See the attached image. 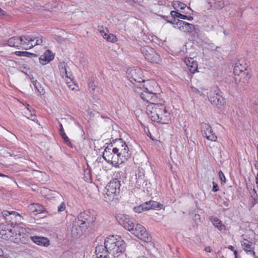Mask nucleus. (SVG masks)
I'll return each mask as SVG.
<instances>
[{
    "label": "nucleus",
    "instance_id": "obj_58",
    "mask_svg": "<svg viewBox=\"0 0 258 258\" xmlns=\"http://www.w3.org/2000/svg\"><path fill=\"white\" fill-rule=\"evenodd\" d=\"M255 178V183L256 184L257 187L258 188V172L257 173Z\"/></svg>",
    "mask_w": 258,
    "mask_h": 258
},
{
    "label": "nucleus",
    "instance_id": "obj_30",
    "mask_svg": "<svg viewBox=\"0 0 258 258\" xmlns=\"http://www.w3.org/2000/svg\"><path fill=\"white\" fill-rule=\"evenodd\" d=\"M32 84L36 91H37L40 95L44 94L45 91L41 84L39 82H38L37 80H35L32 81Z\"/></svg>",
    "mask_w": 258,
    "mask_h": 258
},
{
    "label": "nucleus",
    "instance_id": "obj_17",
    "mask_svg": "<svg viewBox=\"0 0 258 258\" xmlns=\"http://www.w3.org/2000/svg\"><path fill=\"white\" fill-rule=\"evenodd\" d=\"M109 250L105 244L97 245L94 258H109Z\"/></svg>",
    "mask_w": 258,
    "mask_h": 258
},
{
    "label": "nucleus",
    "instance_id": "obj_1",
    "mask_svg": "<svg viewBox=\"0 0 258 258\" xmlns=\"http://www.w3.org/2000/svg\"><path fill=\"white\" fill-rule=\"evenodd\" d=\"M24 231V229L20 228L15 232V229L10 227L9 224H0V237L15 243L25 244L28 242V235Z\"/></svg>",
    "mask_w": 258,
    "mask_h": 258
},
{
    "label": "nucleus",
    "instance_id": "obj_54",
    "mask_svg": "<svg viewBox=\"0 0 258 258\" xmlns=\"http://www.w3.org/2000/svg\"><path fill=\"white\" fill-rule=\"evenodd\" d=\"M6 12L0 8V17H3L5 16Z\"/></svg>",
    "mask_w": 258,
    "mask_h": 258
},
{
    "label": "nucleus",
    "instance_id": "obj_45",
    "mask_svg": "<svg viewBox=\"0 0 258 258\" xmlns=\"http://www.w3.org/2000/svg\"><path fill=\"white\" fill-rule=\"evenodd\" d=\"M53 38L59 43H61L64 41V39L59 35H55Z\"/></svg>",
    "mask_w": 258,
    "mask_h": 258
},
{
    "label": "nucleus",
    "instance_id": "obj_22",
    "mask_svg": "<svg viewBox=\"0 0 258 258\" xmlns=\"http://www.w3.org/2000/svg\"><path fill=\"white\" fill-rule=\"evenodd\" d=\"M24 36L21 37H13L10 38L8 41V44L9 46L11 47H14L16 48H19L21 45L24 47V44L26 43L24 41Z\"/></svg>",
    "mask_w": 258,
    "mask_h": 258
},
{
    "label": "nucleus",
    "instance_id": "obj_52",
    "mask_svg": "<svg viewBox=\"0 0 258 258\" xmlns=\"http://www.w3.org/2000/svg\"><path fill=\"white\" fill-rule=\"evenodd\" d=\"M253 107L257 113H258V101L254 103Z\"/></svg>",
    "mask_w": 258,
    "mask_h": 258
},
{
    "label": "nucleus",
    "instance_id": "obj_24",
    "mask_svg": "<svg viewBox=\"0 0 258 258\" xmlns=\"http://www.w3.org/2000/svg\"><path fill=\"white\" fill-rule=\"evenodd\" d=\"M185 63L189 70L192 74L198 72V62L194 58L189 57L185 60Z\"/></svg>",
    "mask_w": 258,
    "mask_h": 258
},
{
    "label": "nucleus",
    "instance_id": "obj_39",
    "mask_svg": "<svg viewBox=\"0 0 258 258\" xmlns=\"http://www.w3.org/2000/svg\"><path fill=\"white\" fill-rule=\"evenodd\" d=\"M145 209H147V208L145 207H144V206L142 205V204H141V205H140L139 206L135 207L134 208V211L136 213H141L143 211H145V210H144Z\"/></svg>",
    "mask_w": 258,
    "mask_h": 258
},
{
    "label": "nucleus",
    "instance_id": "obj_43",
    "mask_svg": "<svg viewBox=\"0 0 258 258\" xmlns=\"http://www.w3.org/2000/svg\"><path fill=\"white\" fill-rule=\"evenodd\" d=\"M178 12L176 11H172L170 13L172 19L173 21H175V18H177Z\"/></svg>",
    "mask_w": 258,
    "mask_h": 258
},
{
    "label": "nucleus",
    "instance_id": "obj_31",
    "mask_svg": "<svg viewBox=\"0 0 258 258\" xmlns=\"http://www.w3.org/2000/svg\"><path fill=\"white\" fill-rule=\"evenodd\" d=\"M102 36L103 38L106 39L108 42H115L117 41L116 36L112 33H104Z\"/></svg>",
    "mask_w": 258,
    "mask_h": 258
},
{
    "label": "nucleus",
    "instance_id": "obj_50",
    "mask_svg": "<svg viewBox=\"0 0 258 258\" xmlns=\"http://www.w3.org/2000/svg\"><path fill=\"white\" fill-rule=\"evenodd\" d=\"M177 18L185 20V18H186V16L178 13L177 15Z\"/></svg>",
    "mask_w": 258,
    "mask_h": 258
},
{
    "label": "nucleus",
    "instance_id": "obj_14",
    "mask_svg": "<svg viewBox=\"0 0 258 258\" xmlns=\"http://www.w3.org/2000/svg\"><path fill=\"white\" fill-rule=\"evenodd\" d=\"M79 219H75L72 224L71 229L72 236L77 238L81 236L87 229L86 225H82Z\"/></svg>",
    "mask_w": 258,
    "mask_h": 258
},
{
    "label": "nucleus",
    "instance_id": "obj_59",
    "mask_svg": "<svg viewBox=\"0 0 258 258\" xmlns=\"http://www.w3.org/2000/svg\"><path fill=\"white\" fill-rule=\"evenodd\" d=\"M185 20L192 21L193 20V17L190 16H186V18H185Z\"/></svg>",
    "mask_w": 258,
    "mask_h": 258
},
{
    "label": "nucleus",
    "instance_id": "obj_23",
    "mask_svg": "<svg viewBox=\"0 0 258 258\" xmlns=\"http://www.w3.org/2000/svg\"><path fill=\"white\" fill-rule=\"evenodd\" d=\"M115 141L122 143V147H123V148L119 149V152L121 154V158H122L123 160L126 161L130 157V153H129V149L128 146L121 139H115Z\"/></svg>",
    "mask_w": 258,
    "mask_h": 258
},
{
    "label": "nucleus",
    "instance_id": "obj_38",
    "mask_svg": "<svg viewBox=\"0 0 258 258\" xmlns=\"http://www.w3.org/2000/svg\"><path fill=\"white\" fill-rule=\"evenodd\" d=\"M33 207L34 208L33 211H35L38 213H41L43 211V207L39 204H34Z\"/></svg>",
    "mask_w": 258,
    "mask_h": 258
},
{
    "label": "nucleus",
    "instance_id": "obj_41",
    "mask_svg": "<svg viewBox=\"0 0 258 258\" xmlns=\"http://www.w3.org/2000/svg\"><path fill=\"white\" fill-rule=\"evenodd\" d=\"M206 48L209 50H214L218 48V47L216 46L213 43H206Z\"/></svg>",
    "mask_w": 258,
    "mask_h": 258
},
{
    "label": "nucleus",
    "instance_id": "obj_28",
    "mask_svg": "<svg viewBox=\"0 0 258 258\" xmlns=\"http://www.w3.org/2000/svg\"><path fill=\"white\" fill-rule=\"evenodd\" d=\"M246 71V67L244 66H242L240 61H238L235 63L233 69V73L235 75V77L237 76L240 74L241 73H243V72Z\"/></svg>",
    "mask_w": 258,
    "mask_h": 258
},
{
    "label": "nucleus",
    "instance_id": "obj_27",
    "mask_svg": "<svg viewBox=\"0 0 258 258\" xmlns=\"http://www.w3.org/2000/svg\"><path fill=\"white\" fill-rule=\"evenodd\" d=\"M210 220L213 225L221 232L226 231L225 226L222 223V221L216 217L211 216L210 217Z\"/></svg>",
    "mask_w": 258,
    "mask_h": 258
},
{
    "label": "nucleus",
    "instance_id": "obj_60",
    "mask_svg": "<svg viewBox=\"0 0 258 258\" xmlns=\"http://www.w3.org/2000/svg\"><path fill=\"white\" fill-rule=\"evenodd\" d=\"M0 176L1 177H7V178H10V177L7 175H6V174H4L3 173H0Z\"/></svg>",
    "mask_w": 258,
    "mask_h": 258
},
{
    "label": "nucleus",
    "instance_id": "obj_25",
    "mask_svg": "<svg viewBox=\"0 0 258 258\" xmlns=\"http://www.w3.org/2000/svg\"><path fill=\"white\" fill-rule=\"evenodd\" d=\"M251 77V75L249 72L246 71L243 73H241L240 74L236 77H235L234 79L235 82H241L243 84H247L248 82L249 79Z\"/></svg>",
    "mask_w": 258,
    "mask_h": 258
},
{
    "label": "nucleus",
    "instance_id": "obj_32",
    "mask_svg": "<svg viewBox=\"0 0 258 258\" xmlns=\"http://www.w3.org/2000/svg\"><path fill=\"white\" fill-rule=\"evenodd\" d=\"M149 204L150 205L151 209L160 210L163 206L161 204L154 201H149Z\"/></svg>",
    "mask_w": 258,
    "mask_h": 258
},
{
    "label": "nucleus",
    "instance_id": "obj_36",
    "mask_svg": "<svg viewBox=\"0 0 258 258\" xmlns=\"http://www.w3.org/2000/svg\"><path fill=\"white\" fill-rule=\"evenodd\" d=\"M186 7V5L182 2L177 1L174 2L173 5V7L174 9L177 8H180L181 10L184 9Z\"/></svg>",
    "mask_w": 258,
    "mask_h": 258
},
{
    "label": "nucleus",
    "instance_id": "obj_62",
    "mask_svg": "<svg viewBox=\"0 0 258 258\" xmlns=\"http://www.w3.org/2000/svg\"><path fill=\"white\" fill-rule=\"evenodd\" d=\"M234 255L235 258H240V257L238 255L237 251L236 250H234Z\"/></svg>",
    "mask_w": 258,
    "mask_h": 258
},
{
    "label": "nucleus",
    "instance_id": "obj_51",
    "mask_svg": "<svg viewBox=\"0 0 258 258\" xmlns=\"http://www.w3.org/2000/svg\"><path fill=\"white\" fill-rule=\"evenodd\" d=\"M59 132H60V135L62 134V133H65L64 131L63 130L62 125L61 123H59Z\"/></svg>",
    "mask_w": 258,
    "mask_h": 258
},
{
    "label": "nucleus",
    "instance_id": "obj_37",
    "mask_svg": "<svg viewBox=\"0 0 258 258\" xmlns=\"http://www.w3.org/2000/svg\"><path fill=\"white\" fill-rule=\"evenodd\" d=\"M61 137L63 140L64 143L69 147L71 148H73V145L71 143V142L68 137L67 136L66 133H62V134L60 135Z\"/></svg>",
    "mask_w": 258,
    "mask_h": 258
},
{
    "label": "nucleus",
    "instance_id": "obj_29",
    "mask_svg": "<svg viewBox=\"0 0 258 258\" xmlns=\"http://www.w3.org/2000/svg\"><path fill=\"white\" fill-rule=\"evenodd\" d=\"M14 53L19 56H25L27 57H36L37 55L35 53L28 51H16Z\"/></svg>",
    "mask_w": 258,
    "mask_h": 258
},
{
    "label": "nucleus",
    "instance_id": "obj_48",
    "mask_svg": "<svg viewBox=\"0 0 258 258\" xmlns=\"http://www.w3.org/2000/svg\"><path fill=\"white\" fill-rule=\"evenodd\" d=\"M85 177L87 179L89 178V179H91V176H90V170L88 169H86L84 170Z\"/></svg>",
    "mask_w": 258,
    "mask_h": 258
},
{
    "label": "nucleus",
    "instance_id": "obj_11",
    "mask_svg": "<svg viewBox=\"0 0 258 258\" xmlns=\"http://www.w3.org/2000/svg\"><path fill=\"white\" fill-rule=\"evenodd\" d=\"M134 227L130 231L133 234L145 242L151 240V237L144 226L136 222Z\"/></svg>",
    "mask_w": 258,
    "mask_h": 258
},
{
    "label": "nucleus",
    "instance_id": "obj_33",
    "mask_svg": "<svg viewBox=\"0 0 258 258\" xmlns=\"http://www.w3.org/2000/svg\"><path fill=\"white\" fill-rule=\"evenodd\" d=\"M141 39L143 41L145 42L146 44H148L151 43V34L152 33H141Z\"/></svg>",
    "mask_w": 258,
    "mask_h": 258
},
{
    "label": "nucleus",
    "instance_id": "obj_10",
    "mask_svg": "<svg viewBox=\"0 0 258 258\" xmlns=\"http://www.w3.org/2000/svg\"><path fill=\"white\" fill-rule=\"evenodd\" d=\"M151 85H145L143 86L145 88V90L141 93V98L149 104L152 103H155L156 102L159 101V99L157 97V93L154 92L153 89L151 87ZM153 86H155L153 85ZM157 87L158 85H156Z\"/></svg>",
    "mask_w": 258,
    "mask_h": 258
},
{
    "label": "nucleus",
    "instance_id": "obj_61",
    "mask_svg": "<svg viewBox=\"0 0 258 258\" xmlns=\"http://www.w3.org/2000/svg\"><path fill=\"white\" fill-rule=\"evenodd\" d=\"M145 184V186H147V182L144 180L143 181V183L142 184V187H143V188L145 189L146 187L144 186V184Z\"/></svg>",
    "mask_w": 258,
    "mask_h": 258
},
{
    "label": "nucleus",
    "instance_id": "obj_13",
    "mask_svg": "<svg viewBox=\"0 0 258 258\" xmlns=\"http://www.w3.org/2000/svg\"><path fill=\"white\" fill-rule=\"evenodd\" d=\"M116 219L120 225L129 231L134 227V226L136 223L135 219L125 214H119L116 216Z\"/></svg>",
    "mask_w": 258,
    "mask_h": 258
},
{
    "label": "nucleus",
    "instance_id": "obj_34",
    "mask_svg": "<svg viewBox=\"0 0 258 258\" xmlns=\"http://www.w3.org/2000/svg\"><path fill=\"white\" fill-rule=\"evenodd\" d=\"M151 43H154L157 45H160L163 44V40L159 38L157 36L154 35L153 33L151 34Z\"/></svg>",
    "mask_w": 258,
    "mask_h": 258
},
{
    "label": "nucleus",
    "instance_id": "obj_5",
    "mask_svg": "<svg viewBox=\"0 0 258 258\" xmlns=\"http://www.w3.org/2000/svg\"><path fill=\"white\" fill-rule=\"evenodd\" d=\"M126 77L133 84L139 83L140 87L149 85H157L154 80H145L144 78L143 70L138 68L128 69L126 71Z\"/></svg>",
    "mask_w": 258,
    "mask_h": 258
},
{
    "label": "nucleus",
    "instance_id": "obj_63",
    "mask_svg": "<svg viewBox=\"0 0 258 258\" xmlns=\"http://www.w3.org/2000/svg\"><path fill=\"white\" fill-rule=\"evenodd\" d=\"M75 124L82 129L83 127L79 122H78V121L75 122Z\"/></svg>",
    "mask_w": 258,
    "mask_h": 258
},
{
    "label": "nucleus",
    "instance_id": "obj_8",
    "mask_svg": "<svg viewBox=\"0 0 258 258\" xmlns=\"http://www.w3.org/2000/svg\"><path fill=\"white\" fill-rule=\"evenodd\" d=\"M2 216L10 227L15 228L17 225L22 223L23 217L16 211H4Z\"/></svg>",
    "mask_w": 258,
    "mask_h": 258
},
{
    "label": "nucleus",
    "instance_id": "obj_40",
    "mask_svg": "<svg viewBox=\"0 0 258 258\" xmlns=\"http://www.w3.org/2000/svg\"><path fill=\"white\" fill-rule=\"evenodd\" d=\"M214 7L217 9H221L224 7V3L223 1H218L215 3Z\"/></svg>",
    "mask_w": 258,
    "mask_h": 258
},
{
    "label": "nucleus",
    "instance_id": "obj_2",
    "mask_svg": "<svg viewBox=\"0 0 258 258\" xmlns=\"http://www.w3.org/2000/svg\"><path fill=\"white\" fill-rule=\"evenodd\" d=\"M158 102L147 105V114L153 121L164 124L168 123L170 120V113L166 109L164 104Z\"/></svg>",
    "mask_w": 258,
    "mask_h": 258
},
{
    "label": "nucleus",
    "instance_id": "obj_21",
    "mask_svg": "<svg viewBox=\"0 0 258 258\" xmlns=\"http://www.w3.org/2000/svg\"><path fill=\"white\" fill-rule=\"evenodd\" d=\"M241 246L247 254L251 255L253 256H255V253L253 251L254 246L252 242L249 241L247 239H244L242 241H241Z\"/></svg>",
    "mask_w": 258,
    "mask_h": 258
},
{
    "label": "nucleus",
    "instance_id": "obj_55",
    "mask_svg": "<svg viewBox=\"0 0 258 258\" xmlns=\"http://www.w3.org/2000/svg\"><path fill=\"white\" fill-rule=\"evenodd\" d=\"M205 251L207 252H211V248L210 246H206L205 247L204 249Z\"/></svg>",
    "mask_w": 258,
    "mask_h": 258
},
{
    "label": "nucleus",
    "instance_id": "obj_18",
    "mask_svg": "<svg viewBox=\"0 0 258 258\" xmlns=\"http://www.w3.org/2000/svg\"><path fill=\"white\" fill-rule=\"evenodd\" d=\"M88 91L93 96V99L97 96L99 91L97 86L95 83V78L94 77H90L88 80Z\"/></svg>",
    "mask_w": 258,
    "mask_h": 258
},
{
    "label": "nucleus",
    "instance_id": "obj_20",
    "mask_svg": "<svg viewBox=\"0 0 258 258\" xmlns=\"http://www.w3.org/2000/svg\"><path fill=\"white\" fill-rule=\"evenodd\" d=\"M176 24L179 26L180 30L183 32H192L195 30L194 25L182 20H178Z\"/></svg>",
    "mask_w": 258,
    "mask_h": 258
},
{
    "label": "nucleus",
    "instance_id": "obj_46",
    "mask_svg": "<svg viewBox=\"0 0 258 258\" xmlns=\"http://www.w3.org/2000/svg\"><path fill=\"white\" fill-rule=\"evenodd\" d=\"M212 184H213L212 190L214 192H216V191H218L219 187H218V184L216 183V182H215V181H213Z\"/></svg>",
    "mask_w": 258,
    "mask_h": 258
},
{
    "label": "nucleus",
    "instance_id": "obj_56",
    "mask_svg": "<svg viewBox=\"0 0 258 258\" xmlns=\"http://www.w3.org/2000/svg\"><path fill=\"white\" fill-rule=\"evenodd\" d=\"M191 90H192V91L193 92H195L196 93L200 94V91L198 89H197L196 88L192 87L191 88Z\"/></svg>",
    "mask_w": 258,
    "mask_h": 258
},
{
    "label": "nucleus",
    "instance_id": "obj_3",
    "mask_svg": "<svg viewBox=\"0 0 258 258\" xmlns=\"http://www.w3.org/2000/svg\"><path fill=\"white\" fill-rule=\"evenodd\" d=\"M104 244L106 245L109 253L114 257H118L125 249L124 241L117 235H110L106 237Z\"/></svg>",
    "mask_w": 258,
    "mask_h": 258
},
{
    "label": "nucleus",
    "instance_id": "obj_15",
    "mask_svg": "<svg viewBox=\"0 0 258 258\" xmlns=\"http://www.w3.org/2000/svg\"><path fill=\"white\" fill-rule=\"evenodd\" d=\"M201 132L202 136L207 140L212 142L216 141L217 137L209 124L202 123L201 124Z\"/></svg>",
    "mask_w": 258,
    "mask_h": 258
},
{
    "label": "nucleus",
    "instance_id": "obj_49",
    "mask_svg": "<svg viewBox=\"0 0 258 258\" xmlns=\"http://www.w3.org/2000/svg\"><path fill=\"white\" fill-rule=\"evenodd\" d=\"M142 205H144V207H145L147 208V209H144L145 211H147L151 209V208L150 207V205L149 204V202L144 203L142 204Z\"/></svg>",
    "mask_w": 258,
    "mask_h": 258
},
{
    "label": "nucleus",
    "instance_id": "obj_6",
    "mask_svg": "<svg viewBox=\"0 0 258 258\" xmlns=\"http://www.w3.org/2000/svg\"><path fill=\"white\" fill-rule=\"evenodd\" d=\"M120 181L117 178L112 179L106 185L104 190V198L107 202L118 199L120 192Z\"/></svg>",
    "mask_w": 258,
    "mask_h": 258
},
{
    "label": "nucleus",
    "instance_id": "obj_19",
    "mask_svg": "<svg viewBox=\"0 0 258 258\" xmlns=\"http://www.w3.org/2000/svg\"><path fill=\"white\" fill-rule=\"evenodd\" d=\"M54 57V54L49 49L46 50L39 57V62L45 65L52 61Z\"/></svg>",
    "mask_w": 258,
    "mask_h": 258
},
{
    "label": "nucleus",
    "instance_id": "obj_44",
    "mask_svg": "<svg viewBox=\"0 0 258 258\" xmlns=\"http://www.w3.org/2000/svg\"><path fill=\"white\" fill-rule=\"evenodd\" d=\"M66 209V205L64 202H62L61 204L58 207V212H62Z\"/></svg>",
    "mask_w": 258,
    "mask_h": 258
},
{
    "label": "nucleus",
    "instance_id": "obj_35",
    "mask_svg": "<svg viewBox=\"0 0 258 258\" xmlns=\"http://www.w3.org/2000/svg\"><path fill=\"white\" fill-rule=\"evenodd\" d=\"M59 69L60 73L61 74H63L64 73L66 78L71 79L70 76V73H68V71L67 70V69H66L64 63H60L59 65Z\"/></svg>",
    "mask_w": 258,
    "mask_h": 258
},
{
    "label": "nucleus",
    "instance_id": "obj_64",
    "mask_svg": "<svg viewBox=\"0 0 258 258\" xmlns=\"http://www.w3.org/2000/svg\"><path fill=\"white\" fill-rule=\"evenodd\" d=\"M4 252L2 248H0V256H2L4 255Z\"/></svg>",
    "mask_w": 258,
    "mask_h": 258
},
{
    "label": "nucleus",
    "instance_id": "obj_12",
    "mask_svg": "<svg viewBox=\"0 0 258 258\" xmlns=\"http://www.w3.org/2000/svg\"><path fill=\"white\" fill-rule=\"evenodd\" d=\"M96 212L93 210L85 211L81 212L78 216L82 225H86V228L92 225L96 220Z\"/></svg>",
    "mask_w": 258,
    "mask_h": 258
},
{
    "label": "nucleus",
    "instance_id": "obj_4",
    "mask_svg": "<svg viewBox=\"0 0 258 258\" xmlns=\"http://www.w3.org/2000/svg\"><path fill=\"white\" fill-rule=\"evenodd\" d=\"M112 143H111L110 147L109 146L105 147L102 155L103 158L106 162L111 164L116 168L119 167V165L125 161L121 157V154L119 152V149L117 147L111 148Z\"/></svg>",
    "mask_w": 258,
    "mask_h": 258
},
{
    "label": "nucleus",
    "instance_id": "obj_42",
    "mask_svg": "<svg viewBox=\"0 0 258 258\" xmlns=\"http://www.w3.org/2000/svg\"><path fill=\"white\" fill-rule=\"evenodd\" d=\"M218 174H219V176L220 179L221 180V183L222 184L225 183H226V178H225V176L224 173H223V172L221 170H220L219 171Z\"/></svg>",
    "mask_w": 258,
    "mask_h": 258
},
{
    "label": "nucleus",
    "instance_id": "obj_53",
    "mask_svg": "<svg viewBox=\"0 0 258 258\" xmlns=\"http://www.w3.org/2000/svg\"><path fill=\"white\" fill-rule=\"evenodd\" d=\"M170 16H166V21L167 22L171 23V24H174L175 22L173 21V20H170L169 19L170 18Z\"/></svg>",
    "mask_w": 258,
    "mask_h": 258
},
{
    "label": "nucleus",
    "instance_id": "obj_9",
    "mask_svg": "<svg viewBox=\"0 0 258 258\" xmlns=\"http://www.w3.org/2000/svg\"><path fill=\"white\" fill-rule=\"evenodd\" d=\"M140 50L145 58L148 61L155 63H159L161 62V58L160 55L153 48L144 46L141 47Z\"/></svg>",
    "mask_w": 258,
    "mask_h": 258
},
{
    "label": "nucleus",
    "instance_id": "obj_16",
    "mask_svg": "<svg viewBox=\"0 0 258 258\" xmlns=\"http://www.w3.org/2000/svg\"><path fill=\"white\" fill-rule=\"evenodd\" d=\"M24 41L26 43L24 44V48L29 49L36 45H41L43 42L42 37H31L30 36H24Z\"/></svg>",
    "mask_w": 258,
    "mask_h": 258
},
{
    "label": "nucleus",
    "instance_id": "obj_57",
    "mask_svg": "<svg viewBox=\"0 0 258 258\" xmlns=\"http://www.w3.org/2000/svg\"><path fill=\"white\" fill-rule=\"evenodd\" d=\"M228 248L230 250L233 251L234 253V250H236L235 249H234V247L232 245H229Z\"/></svg>",
    "mask_w": 258,
    "mask_h": 258
},
{
    "label": "nucleus",
    "instance_id": "obj_47",
    "mask_svg": "<svg viewBox=\"0 0 258 258\" xmlns=\"http://www.w3.org/2000/svg\"><path fill=\"white\" fill-rule=\"evenodd\" d=\"M98 31L99 32H105V31L108 32V30L106 27H103L102 26H98Z\"/></svg>",
    "mask_w": 258,
    "mask_h": 258
},
{
    "label": "nucleus",
    "instance_id": "obj_26",
    "mask_svg": "<svg viewBox=\"0 0 258 258\" xmlns=\"http://www.w3.org/2000/svg\"><path fill=\"white\" fill-rule=\"evenodd\" d=\"M31 240L36 244L39 245L47 246L49 245V240L44 237L34 236L31 237Z\"/></svg>",
    "mask_w": 258,
    "mask_h": 258
},
{
    "label": "nucleus",
    "instance_id": "obj_7",
    "mask_svg": "<svg viewBox=\"0 0 258 258\" xmlns=\"http://www.w3.org/2000/svg\"><path fill=\"white\" fill-rule=\"evenodd\" d=\"M208 99L211 104L218 109L224 107L226 103L225 99L223 96V93L219 89L211 90L208 93Z\"/></svg>",
    "mask_w": 258,
    "mask_h": 258
}]
</instances>
